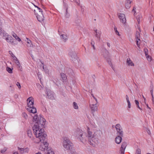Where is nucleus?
<instances>
[{
    "label": "nucleus",
    "instance_id": "nucleus-22",
    "mask_svg": "<svg viewBox=\"0 0 154 154\" xmlns=\"http://www.w3.org/2000/svg\"><path fill=\"white\" fill-rule=\"evenodd\" d=\"M126 143H123L121 146V151L122 153H123L126 146Z\"/></svg>",
    "mask_w": 154,
    "mask_h": 154
},
{
    "label": "nucleus",
    "instance_id": "nucleus-50",
    "mask_svg": "<svg viewBox=\"0 0 154 154\" xmlns=\"http://www.w3.org/2000/svg\"><path fill=\"white\" fill-rule=\"evenodd\" d=\"M142 97H143V99H144V100L145 101V103H146V98H145L143 96V95Z\"/></svg>",
    "mask_w": 154,
    "mask_h": 154
},
{
    "label": "nucleus",
    "instance_id": "nucleus-42",
    "mask_svg": "<svg viewBox=\"0 0 154 154\" xmlns=\"http://www.w3.org/2000/svg\"><path fill=\"white\" fill-rule=\"evenodd\" d=\"M75 2H76L77 5H80V1L79 0H75Z\"/></svg>",
    "mask_w": 154,
    "mask_h": 154
},
{
    "label": "nucleus",
    "instance_id": "nucleus-56",
    "mask_svg": "<svg viewBox=\"0 0 154 154\" xmlns=\"http://www.w3.org/2000/svg\"><path fill=\"white\" fill-rule=\"evenodd\" d=\"M147 154H151V153H147Z\"/></svg>",
    "mask_w": 154,
    "mask_h": 154
},
{
    "label": "nucleus",
    "instance_id": "nucleus-49",
    "mask_svg": "<svg viewBox=\"0 0 154 154\" xmlns=\"http://www.w3.org/2000/svg\"><path fill=\"white\" fill-rule=\"evenodd\" d=\"M147 132H148V133L149 134H150V131L149 130H147Z\"/></svg>",
    "mask_w": 154,
    "mask_h": 154
},
{
    "label": "nucleus",
    "instance_id": "nucleus-32",
    "mask_svg": "<svg viewBox=\"0 0 154 154\" xmlns=\"http://www.w3.org/2000/svg\"><path fill=\"white\" fill-rule=\"evenodd\" d=\"M47 154H55L54 152L52 150L50 149L48 150Z\"/></svg>",
    "mask_w": 154,
    "mask_h": 154
},
{
    "label": "nucleus",
    "instance_id": "nucleus-31",
    "mask_svg": "<svg viewBox=\"0 0 154 154\" xmlns=\"http://www.w3.org/2000/svg\"><path fill=\"white\" fill-rule=\"evenodd\" d=\"M11 57H12V58L13 59L14 61V60H16L17 59V58L12 53H11Z\"/></svg>",
    "mask_w": 154,
    "mask_h": 154
},
{
    "label": "nucleus",
    "instance_id": "nucleus-25",
    "mask_svg": "<svg viewBox=\"0 0 154 154\" xmlns=\"http://www.w3.org/2000/svg\"><path fill=\"white\" fill-rule=\"evenodd\" d=\"M135 102L136 104L137 105V107L139 108L140 110L142 111V108H140L139 106V103L137 100H135Z\"/></svg>",
    "mask_w": 154,
    "mask_h": 154
},
{
    "label": "nucleus",
    "instance_id": "nucleus-54",
    "mask_svg": "<svg viewBox=\"0 0 154 154\" xmlns=\"http://www.w3.org/2000/svg\"><path fill=\"white\" fill-rule=\"evenodd\" d=\"M137 21H138V23H139L140 21L139 20H137Z\"/></svg>",
    "mask_w": 154,
    "mask_h": 154
},
{
    "label": "nucleus",
    "instance_id": "nucleus-51",
    "mask_svg": "<svg viewBox=\"0 0 154 154\" xmlns=\"http://www.w3.org/2000/svg\"><path fill=\"white\" fill-rule=\"evenodd\" d=\"M13 154H18V153L17 152H14Z\"/></svg>",
    "mask_w": 154,
    "mask_h": 154
},
{
    "label": "nucleus",
    "instance_id": "nucleus-43",
    "mask_svg": "<svg viewBox=\"0 0 154 154\" xmlns=\"http://www.w3.org/2000/svg\"><path fill=\"white\" fill-rule=\"evenodd\" d=\"M91 44L93 47V49H95V48L94 46V42H91Z\"/></svg>",
    "mask_w": 154,
    "mask_h": 154
},
{
    "label": "nucleus",
    "instance_id": "nucleus-29",
    "mask_svg": "<svg viewBox=\"0 0 154 154\" xmlns=\"http://www.w3.org/2000/svg\"><path fill=\"white\" fill-rule=\"evenodd\" d=\"M18 150L20 151V152L22 153H24V148H20L18 147Z\"/></svg>",
    "mask_w": 154,
    "mask_h": 154
},
{
    "label": "nucleus",
    "instance_id": "nucleus-53",
    "mask_svg": "<svg viewBox=\"0 0 154 154\" xmlns=\"http://www.w3.org/2000/svg\"><path fill=\"white\" fill-rule=\"evenodd\" d=\"M35 154H42L40 152H38L36 153Z\"/></svg>",
    "mask_w": 154,
    "mask_h": 154
},
{
    "label": "nucleus",
    "instance_id": "nucleus-2",
    "mask_svg": "<svg viewBox=\"0 0 154 154\" xmlns=\"http://www.w3.org/2000/svg\"><path fill=\"white\" fill-rule=\"evenodd\" d=\"M85 129L86 133L82 131H80L77 137L82 143H85L88 140L91 145H94V143L91 142V140H93L94 137L95 133L92 132V130L88 127H87Z\"/></svg>",
    "mask_w": 154,
    "mask_h": 154
},
{
    "label": "nucleus",
    "instance_id": "nucleus-17",
    "mask_svg": "<svg viewBox=\"0 0 154 154\" xmlns=\"http://www.w3.org/2000/svg\"><path fill=\"white\" fill-rule=\"evenodd\" d=\"M131 1L130 0H126L125 2V6L127 9L129 8L131 6Z\"/></svg>",
    "mask_w": 154,
    "mask_h": 154
},
{
    "label": "nucleus",
    "instance_id": "nucleus-13",
    "mask_svg": "<svg viewBox=\"0 0 154 154\" xmlns=\"http://www.w3.org/2000/svg\"><path fill=\"white\" fill-rule=\"evenodd\" d=\"M43 68L44 71L46 74L48 75H50L51 74V71L48 69L45 66H44L42 63Z\"/></svg>",
    "mask_w": 154,
    "mask_h": 154
},
{
    "label": "nucleus",
    "instance_id": "nucleus-26",
    "mask_svg": "<svg viewBox=\"0 0 154 154\" xmlns=\"http://www.w3.org/2000/svg\"><path fill=\"white\" fill-rule=\"evenodd\" d=\"M6 33V32H4L2 29H0V38H1L2 36H3V33Z\"/></svg>",
    "mask_w": 154,
    "mask_h": 154
},
{
    "label": "nucleus",
    "instance_id": "nucleus-19",
    "mask_svg": "<svg viewBox=\"0 0 154 154\" xmlns=\"http://www.w3.org/2000/svg\"><path fill=\"white\" fill-rule=\"evenodd\" d=\"M126 63L129 66H134V64L130 58H128L127 59Z\"/></svg>",
    "mask_w": 154,
    "mask_h": 154
},
{
    "label": "nucleus",
    "instance_id": "nucleus-21",
    "mask_svg": "<svg viewBox=\"0 0 154 154\" xmlns=\"http://www.w3.org/2000/svg\"><path fill=\"white\" fill-rule=\"evenodd\" d=\"M122 140V137L120 136H117L115 139V141L117 144H119L121 143Z\"/></svg>",
    "mask_w": 154,
    "mask_h": 154
},
{
    "label": "nucleus",
    "instance_id": "nucleus-45",
    "mask_svg": "<svg viewBox=\"0 0 154 154\" xmlns=\"http://www.w3.org/2000/svg\"><path fill=\"white\" fill-rule=\"evenodd\" d=\"M47 96H48V97H49V98H50V99H52V98H52V95H49V94H48L47 95Z\"/></svg>",
    "mask_w": 154,
    "mask_h": 154
},
{
    "label": "nucleus",
    "instance_id": "nucleus-34",
    "mask_svg": "<svg viewBox=\"0 0 154 154\" xmlns=\"http://www.w3.org/2000/svg\"><path fill=\"white\" fill-rule=\"evenodd\" d=\"M29 148L28 147H26L24 149V153H27L29 152Z\"/></svg>",
    "mask_w": 154,
    "mask_h": 154
},
{
    "label": "nucleus",
    "instance_id": "nucleus-10",
    "mask_svg": "<svg viewBox=\"0 0 154 154\" xmlns=\"http://www.w3.org/2000/svg\"><path fill=\"white\" fill-rule=\"evenodd\" d=\"M119 17L122 23L124 24L126 23V19L124 14L122 13L120 14L119 15Z\"/></svg>",
    "mask_w": 154,
    "mask_h": 154
},
{
    "label": "nucleus",
    "instance_id": "nucleus-8",
    "mask_svg": "<svg viewBox=\"0 0 154 154\" xmlns=\"http://www.w3.org/2000/svg\"><path fill=\"white\" fill-rule=\"evenodd\" d=\"M26 134L28 137L31 139V140L34 141L35 143H38L39 142L35 140V137L33 135L31 130L30 129H28L26 131Z\"/></svg>",
    "mask_w": 154,
    "mask_h": 154
},
{
    "label": "nucleus",
    "instance_id": "nucleus-36",
    "mask_svg": "<svg viewBox=\"0 0 154 154\" xmlns=\"http://www.w3.org/2000/svg\"><path fill=\"white\" fill-rule=\"evenodd\" d=\"M144 51L145 56H146V55H149L148 54V50L147 49H144Z\"/></svg>",
    "mask_w": 154,
    "mask_h": 154
},
{
    "label": "nucleus",
    "instance_id": "nucleus-6",
    "mask_svg": "<svg viewBox=\"0 0 154 154\" xmlns=\"http://www.w3.org/2000/svg\"><path fill=\"white\" fill-rule=\"evenodd\" d=\"M63 146L65 150H68L72 149V143L66 137H64L63 142Z\"/></svg>",
    "mask_w": 154,
    "mask_h": 154
},
{
    "label": "nucleus",
    "instance_id": "nucleus-44",
    "mask_svg": "<svg viewBox=\"0 0 154 154\" xmlns=\"http://www.w3.org/2000/svg\"><path fill=\"white\" fill-rule=\"evenodd\" d=\"M125 99H126V101L129 100V97H128V96L127 95H126V96H125Z\"/></svg>",
    "mask_w": 154,
    "mask_h": 154
},
{
    "label": "nucleus",
    "instance_id": "nucleus-24",
    "mask_svg": "<svg viewBox=\"0 0 154 154\" xmlns=\"http://www.w3.org/2000/svg\"><path fill=\"white\" fill-rule=\"evenodd\" d=\"M146 57L147 60L149 62H151L152 60V57L150 56L149 55H146Z\"/></svg>",
    "mask_w": 154,
    "mask_h": 154
},
{
    "label": "nucleus",
    "instance_id": "nucleus-23",
    "mask_svg": "<svg viewBox=\"0 0 154 154\" xmlns=\"http://www.w3.org/2000/svg\"><path fill=\"white\" fill-rule=\"evenodd\" d=\"M13 68H11L9 67H7L6 68V71L9 73L11 74L13 73Z\"/></svg>",
    "mask_w": 154,
    "mask_h": 154
},
{
    "label": "nucleus",
    "instance_id": "nucleus-14",
    "mask_svg": "<svg viewBox=\"0 0 154 154\" xmlns=\"http://www.w3.org/2000/svg\"><path fill=\"white\" fill-rule=\"evenodd\" d=\"M69 54L70 57L71 59L72 60H75L77 57L74 51H69Z\"/></svg>",
    "mask_w": 154,
    "mask_h": 154
},
{
    "label": "nucleus",
    "instance_id": "nucleus-4",
    "mask_svg": "<svg viewBox=\"0 0 154 154\" xmlns=\"http://www.w3.org/2000/svg\"><path fill=\"white\" fill-rule=\"evenodd\" d=\"M33 122L35 123L34 125H37L38 126L40 125L43 127L46 123V120L41 115H35L33 117Z\"/></svg>",
    "mask_w": 154,
    "mask_h": 154
},
{
    "label": "nucleus",
    "instance_id": "nucleus-5",
    "mask_svg": "<svg viewBox=\"0 0 154 154\" xmlns=\"http://www.w3.org/2000/svg\"><path fill=\"white\" fill-rule=\"evenodd\" d=\"M35 8L34 11L37 19L39 21H43L44 20V17L42 13V10L37 6H35Z\"/></svg>",
    "mask_w": 154,
    "mask_h": 154
},
{
    "label": "nucleus",
    "instance_id": "nucleus-9",
    "mask_svg": "<svg viewBox=\"0 0 154 154\" xmlns=\"http://www.w3.org/2000/svg\"><path fill=\"white\" fill-rule=\"evenodd\" d=\"M90 107L91 110V113L93 116H94L95 112H97L98 110L96 104L90 105Z\"/></svg>",
    "mask_w": 154,
    "mask_h": 154
},
{
    "label": "nucleus",
    "instance_id": "nucleus-39",
    "mask_svg": "<svg viewBox=\"0 0 154 154\" xmlns=\"http://www.w3.org/2000/svg\"><path fill=\"white\" fill-rule=\"evenodd\" d=\"M61 76L63 79H65L66 78V75L64 74H62Z\"/></svg>",
    "mask_w": 154,
    "mask_h": 154
},
{
    "label": "nucleus",
    "instance_id": "nucleus-11",
    "mask_svg": "<svg viewBox=\"0 0 154 154\" xmlns=\"http://www.w3.org/2000/svg\"><path fill=\"white\" fill-rule=\"evenodd\" d=\"M116 128L117 131L118 133L120 135L123 134V131L122 130V128L120 124H117L116 125Z\"/></svg>",
    "mask_w": 154,
    "mask_h": 154
},
{
    "label": "nucleus",
    "instance_id": "nucleus-35",
    "mask_svg": "<svg viewBox=\"0 0 154 154\" xmlns=\"http://www.w3.org/2000/svg\"><path fill=\"white\" fill-rule=\"evenodd\" d=\"M136 154H141V150L140 149H137L136 151Z\"/></svg>",
    "mask_w": 154,
    "mask_h": 154
},
{
    "label": "nucleus",
    "instance_id": "nucleus-12",
    "mask_svg": "<svg viewBox=\"0 0 154 154\" xmlns=\"http://www.w3.org/2000/svg\"><path fill=\"white\" fill-rule=\"evenodd\" d=\"M14 61L16 64V66H17L18 69L19 70L22 71L23 70V68L18 59H17Z\"/></svg>",
    "mask_w": 154,
    "mask_h": 154
},
{
    "label": "nucleus",
    "instance_id": "nucleus-30",
    "mask_svg": "<svg viewBox=\"0 0 154 154\" xmlns=\"http://www.w3.org/2000/svg\"><path fill=\"white\" fill-rule=\"evenodd\" d=\"M22 116L25 119H27L28 117V116L27 114L25 112H23L22 113Z\"/></svg>",
    "mask_w": 154,
    "mask_h": 154
},
{
    "label": "nucleus",
    "instance_id": "nucleus-20",
    "mask_svg": "<svg viewBox=\"0 0 154 154\" xmlns=\"http://www.w3.org/2000/svg\"><path fill=\"white\" fill-rule=\"evenodd\" d=\"M140 35V33L139 32H137L136 34V44L138 47H140V44H139V41L140 40V38L139 37Z\"/></svg>",
    "mask_w": 154,
    "mask_h": 154
},
{
    "label": "nucleus",
    "instance_id": "nucleus-52",
    "mask_svg": "<svg viewBox=\"0 0 154 154\" xmlns=\"http://www.w3.org/2000/svg\"><path fill=\"white\" fill-rule=\"evenodd\" d=\"M151 93L152 96V95H153V91H151Z\"/></svg>",
    "mask_w": 154,
    "mask_h": 154
},
{
    "label": "nucleus",
    "instance_id": "nucleus-16",
    "mask_svg": "<svg viewBox=\"0 0 154 154\" xmlns=\"http://www.w3.org/2000/svg\"><path fill=\"white\" fill-rule=\"evenodd\" d=\"M11 35L16 40L18 41L19 42H20L22 40L14 32L11 33Z\"/></svg>",
    "mask_w": 154,
    "mask_h": 154
},
{
    "label": "nucleus",
    "instance_id": "nucleus-55",
    "mask_svg": "<svg viewBox=\"0 0 154 154\" xmlns=\"http://www.w3.org/2000/svg\"><path fill=\"white\" fill-rule=\"evenodd\" d=\"M104 50H105L106 51H107V50H106V49H104Z\"/></svg>",
    "mask_w": 154,
    "mask_h": 154
},
{
    "label": "nucleus",
    "instance_id": "nucleus-1",
    "mask_svg": "<svg viewBox=\"0 0 154 154\" xmlns=\"http://www.w3.org/2000/svg\"><path fill=\"white\" fill-rule=\"evenodd\" d=\"M32 129L34 135L36 138L39 139L38 141L42 142V144L43 145L44 147L41 149L45 150L48 146V143L46 141H45L47 138V135L45 131L44 130L40 128L39 126L37 125H34L32 127Z\"/></svg>",
    "mask_w": 154,
    "mask_h": 154
},
{
    "label": "nucleus",
    "instance_id": "nucleus-37",
    "mask_svg": "<svg viewBox=\"0 0 154 154\" xmlns=\"http://www.w3.org/2000/svg\"><path fill=\"white\" fill-rule=\"evenodd\" d=\"M128 103V106L129 108H130L131 107V104L130 100L127 101Z\"/></svg>",
    "mask_w": 154,
    "mask_h": 154
},
{
    "label": "nucleus",
    "instance_id": "nucleus-57",
    "mask_svg": "<svg viewBox=\"0 0 154 154\" xmlns=\"http://www.w3.org/2000/svg\"><path fill=\"white\" fill-rule=\"evenodd\" d=\"M109 44H108V43L107 44V45H108V46H109Z\"/></svg>",
    "mask_w": 154,
    "mask_h": 154
},
{
    "label": "nucleus",
    "instance_id": "nucleus-38",
    "mask_svg": "<svg viewBox=\"0 0 154 154\" xmlns=\"http://www.w3.org/2000/svg\"><path fill=\"white\" fill-rule=\"evenodd\" d=\"M7 148H4L3 149L1 150V153H3L5 152L7 150Z\"/></svg>",
    "mask_w": 154,
    "mask_h": 154
},
{
    "label": "nucleus",
    "instance_id": "nucleus-15",
    "mask_svg": "<svg viewBox=\"0 0 154 154\" xmlns=\"http://www.w3.org/2000/svg\"><path fill=\"white\" fill-rule=\"evenodd\" d=\"M94 35L98 39H100V36L101 34V32L98 30L96 29L94 30Z\"/></svg>",
    "mask_w": 154,
    "mask_h": 154
},
{
    "label": "nucleus",
    "instance_id": "nucleus-40",
    "mask_svg": "<svg viewBox=\"0 0 154 154\" xmlns=\"http://www.w3.org/2000/svg\"><path fill=\"white\" fill-rule=\"evenodd\" d=\"M16 85L18 86V87L19 89L21 88V85H20V83L19 82H17V83L16 84Z\"/></svg>",
    "mask_w": 154,
    "mask_h": 154
},
{
    "label": "nucleus",
    "instance_id": "nucleus-47",
    "mask_svg": "<svg viewBox=\"0 0 154 154\" xmlns=\"http://www.w3.org/2000/svg\"><path fill=\"white\" fill-rule=\"evenodd\" d=\"M136 10V8H135V7H134V8H133V10H132V11L133 12H134V13H135V12H136V11H135V10Z\"/></svg>",
    "mask_w": 154,
    "mask_h": 154
},
{
    "label": "nucleus",
    "instance_id": "nucleus-33",
    "mask_svg": "<svg viewBox=\"0 0 154 154\" xmlns=\"http://www.w3.org/2000/svg\"><path fill=\"white\" fill-rule=\"evenodd\" d=\"M61 36L62 38L64 40H66L67 39V36L65 35H62Z\"/></svg>",
    "mask_w": 154,
    "mask_h": 154
},
{
    "label": "nucleus",
    "instance_id": "nucleus-41",
    "mask_svg": "<svg viewBox=\"0 0 154 154\" xmlns=\"http://www.w3.org/2000/svg\"><path fill=\"white\" fill-rule=\"evenodd\" d=\"M2 20H0V29H2Z\"/></svg>",
    "mask_w": 154,
    "mask_h": 154
},
{
    "label": "nucleus",
    "instance_id": "nucleus-7",
    "mask_svg": "<svg viewBox=\"0 0 154 154\" xmlns=\"http://www.w3.org/2000/svg\"><path fill=\"white\" fill-rule=\"evenodd\" d=\"M3 37L7 42L12 45H15L17 44L13 38L7 32L3 33Z\"/></svg>",
    "mask_w": 154,
    "mask_h": 154
},
{
    "label": "nucleus",
    "instance_id": "nucleus-58",
    "mask_svg": "<svg viewBox=\"0 0 154 154\" xmlns=\"http://www.w3.org/2000/svg\"><path fill=\"white\" fill-rule=\"evenodd\" d=\"M109 44H108V43L107 44V45H108V46H109Z\"/></svg>",
    "mask_w": 154,
    "mask_h": 154
},
{
    "label": "nucleus",
    "instance_id": "nucleus-46",
    "mask_svg": "<svg viewBox=\"0 0 154 154\" xmlns=\"http://www.w3.org/2000/svg\"><path fill=\"white\" fill-rule=\"evenodd\" d=\"M152 103L154 104V97L153 95H152Z\"/></svg>",
    "mask_w": 154,
    "mask_h": 154
},
{
    "label": "nucleus",
    "instance_id": "nucleus-3",
    "mask_svg": "<svg viewBox=\"0 0 154 154\" xmlns=\"http://www.w3.org/2000/svg\"><path fill=\"white\" fill-rule=\"evenodd\" d=\"M26 109L29 112L34 114L36 113V109L34 106V100L32 97L28 98L26 100Z\"/></svg>",
    "mask_w": 154,
    "mask_h": 154
},
{
    "label": "nucleus",
    "instance_id": "nucleus-18",
    "mask_svg": "<svg viewBox=\"0 0 154 154\" xmlns=\"http://www.w3.org/2000/svg\"><path fill=\"white\" fill-rule=\"evenodd\" d=\"M26 41L27 43L26 45L27 46L28 48H32L33 47V45L31 40L28 38H26Z\"/></svg>",
    "mask_w": 154,
    "mask_h": 154
},
{
    "label": "nucleus",
    "instance_id": "nucleus-27",
    "mask_svg": "<svg viewBox=\"0 0 154 154\" xmlns=\"http://www.w3.org/2000/svg\"><path fill=\"white\" fill-rule=\"evenodd\" d=\"M114 29V31H115V32L116 34L117 35L119 36H120L121 35V34H120L119 32H118V31L117 30V28L115 27Z\"/></svg>",
    "mask_w": 154,
    "mask_h": 154
},
{
    "label": "nucleus",
    "instance_id": "nucleus-59",
    "mask_svg": "<svg viewBox=\"0 0 154 154\" xmlns=\"http://www.w3.org/2000/svg\"><path fill=\"white\" fill-rule=\"evenodd\" d=\"M92 140V141H93V140Z\"/></svg>",
    "mask_w": 154,
    "mask_h": 154
},
{
    "label": "nucleus",
    "instance_id": "nucleus-48",
    "mask_svg": "<svg viewBox=\"0 0 154 154\" xmlns=\"http://www.w3.org/2000/svg\"><path fill=\"white\" fill-rule=\"evenodd\" d=\"M146 106H147V108L148 109H149L150 110V109H151V108H150V107H149V106L148 104H146Z\"/></svg>",
    "mask_w": 154,
    "mask_h": 154
},
{
    "label": "nucleus",
    "instance_id": "nucleus-28",
    "mask_svg": "<svg viewBox=\"0 0 154 154\" xmlns=\"http://www.w3.org/2000/svg\"><path fill=\"white\" fill-rule=\"evenodd\" d=\"M73 106L75 109H78V106L77 103L75 102H74L73 103Z\"/></svg>",
    "mask_w": 154,
    "mask_h": 154
}]
</instances>
